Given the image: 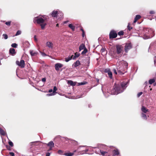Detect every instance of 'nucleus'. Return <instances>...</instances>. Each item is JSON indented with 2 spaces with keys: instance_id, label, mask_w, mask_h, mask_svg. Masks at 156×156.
<instances>
[{
  "instance_id": "4468645a",
  "label": "nucleus",
  "mask_w": 156,
  "mask_h": 156,
  "mask_svg": "<svg viewBox=\"0 0 156 156\" xmlns=\"http://www.w3.org/2000/svg\"><path fill=\"white\" fill-rule=\"evenodd\" d=\"M101 52L102 55H104L107 54V51L104 48H102L101 50Z\"/></svg>"
},
{
  "instance_id": "423d86ee",
  "label": "nucleus",
  "mask_w": 156,
  "mask_h": 156,
  "mask_svg": "<svg viewBox=\"0 0 156 156\" xmlns=\"http://www.w3.org/2000/svg\"><path fill=\"white\" fill-rule=\"evenodd\" d=\"M132 48V45L131 43H126L125 47V51L127 52L128 51Z\"/></svg>"
},
{
  "instance_id": "6e6d98bb",
  "label": "nucleus",
  "mask_w": 156,
  "mask_h": 156,
  "mask_svg": "<svg viewBox=\"0 0 156 156\" xmlns=\"http://www.w3.org/2000/svg\"><path fill=\"white\" fill-rule=\"evenodd\" d=\"M41 54L43 56H45L46 55V54L44 53H41Z\"/></svg>"
},
{
  "instance_id": "ddd939ff",
  "label": "nucleus",
  "mask_w": 156,
  "mask_h": 156,
  "mask_svg": "<svg viewBox=\"0 0 156 156\" xmlns=\"http://www.w3.org/2000/svg\"><path fill=\"white\" fill-rule=\"evenodd\" d=\"M141 111L145 113H146L149 111L148 109H147L145 107L143 106L142 107V108H141Z\"/></svg>"
},
{
  "instance_id": "7ed1b4c3",
  "label": "nucleus",
  "mask_w": 156,
  "mask_h": 156,
  "mask_svg": "<svg viewBox=\"0 0 156 156\" xmlns=\"http://www.w3.org/2000/svg\"><path fill=\"white\" fill-rule=\"evenodd\" d=\"M46 19V17L45 16H40L35 17L34 21V22L40 24L41 29H44L47 24L45 22Z\"/></svg>"
},
{
  "instance_id": "1a4fd4ad",
  "label": "nucleus",
  "mask_w": 156,
  "mask_h": 156,
  "mask_svg": "<svg viewBox=\"0 0 156 156\" xmlns=\"http://www.w3.org/2000/svg\"><path fill=\"white\" fill-rule=\"evenodd\" d=\"M46 45L47 47L50 48L52 49L53 47V44L51 41H48L47 42Z\"/></svg>"
},
{
  "instance_id": "338daca9",
  "label": "nucleus",
  "mask_w": 156,
  "mask_h": 156,
  "mask_svg": "<svg viewBox=\"0 0 156 156\" xmlns=\"http://www.w3.org/2000/svg\"><path fill=\"white\" fill-rule=\"evenodd\" d=\"M81 147V146H80L79 147H78V149H79V148H80V147Z\"/></svg>"
},
{
  "instance_id": "393cba45",
  "label": "nucleus",
  "mask_w": 156,
  "mask_h": 156,
  "mask_svg": "<svg viewBox=\"0 0 156 156\" xmlns=\"http://www.w3.org/2000/svg\"><path fill=\"white\" fill-rule=\"evenodd\" d=\"M72 59H73V57L72 56L66 58L65 59V61L66 62H68L69 60H71Z\"/></svg>"
},
{
  "instance_id": "f03ea898",
  "label": "nucleus",
  "mask_w": 156,
  "mask_h": 156,
  "mask_svg": "<svg viewBox=\"0 0 156 156\" xmlns=\"http://www.w3.org/2000/svg\"><path fill=\"white\" fill-rule=\"evenodd\" d=\"M127 83H123L120 85H116L115 87L112 90L111 93L113 94H117L123 91L126 86Z\"/></svg>"
},
{
  "instance_id": "4be33fe9",
  "label": "nucleus",
  "mask_w": 156,
  "mask_h": 156,
  "mask_svg": "<svg viewBox=\"0 0 156 156\" xmlns=\"http://www.w3.org/2000/svg\"><path fill=\"white\" fill-rule=\"evenodd\" d=\"M74 154V153L68 152L65 153L64 155L66 156H72Z\"/></svg>"
},
{
  "instance_id": "7c9ffc66",
  "label": "nucleus",
  "mask_w": 156,
  "mask_h": 156,
  "mask_svg": "<svg viewBox=\"0 0 156 156\" xmlns=\"http://www.w3.org/2000/svg\"><path fill=\"white\" fill-rule=\"evenodd\" d=\"M57 90V88L55 86L53 88V93L55 94L56 93V91Z\"/></svg>"
},
{
  "instance_id": "603ef678",
  "label": "nucleus",
  "mask_w": 156,
  "mask_h": 156,
  "mask_svg": "<svg viewBox=\"0 0 156 156\" xmlns=\"http://www.w3.org/2000/svg\"><path fill=\"white\" fill-rule=\"evenodd\" d=\"M34 40L36 41H37V39L36 38V36L35 35L34 36Z\"/></svg>"
},
{
  "instance_id": "3c124183",
  "label": "nucleus",
  "mask_w": 156,
  "mask_h": 156,
  "mask_svg": "<svg viewBox=\"0 0 156 156\" xmlns=\"http://www.w3.org/2000/svg\"><path fill=\"white\" fill-rule=\"evenodd\" d=\"M150 13L151 14H153L154 13V12L153 11H150Z\"/></svg>"
},
{
  "instance_id": "aec40b11",
  "label": "nucleus",
  "mask_w": 156,
  "mask_h": 156,
  "mask_svg": "<svg viewBox=\"0 0 156 156\" xmlns=\"http://www.w3.org/2000/svg\"><path fill=\"white\" fill-rule=\"evenodd\" d=\"M0 133L2 135L4 136L6 134L5 132L0 128Z\"/></svg>"
},
{
  "instance_id": "6e6552de",
  "label": "nucleus",
  "mask_w": 156,
  "mask_h": 156,
  "mask_svg": "<svg viewBox=\"0 0 156 156\" xmlns=\"http://www.w3.org/2000/svg\"><path fill=\"white\" fill-rule=\"evenodd\" d=\"M63 66V65L60 63H57L55 65V69L56 71L59 70V69Z\"/></svg>"
},
{
  "instance_id": "bf43d9fd",
  "label": "nucleus",
  "mask_w": 156,
  "mask_h": 156,
  "mask_svg": "<svg viewBox=\"0 0 156 156\" xmlns=\"http://www.w3.org/2000/svg\"><path fill=\"white\" fill-rule=\"evenodd\" d=\"M154 64L155 65H156V59H155L154 60Z\"/></svg>"
},
{
  "instance_id": "6ab92c4d",
  "label": "nucleus",
  "mask_w": 156,
  "mask_h": 156,
  "mask_svg": "<svg viewBox=\"0 0 156 156\" xmlns=\"http://www.w3.org/2000/svg\"><path fill=\"white\" fill-rule=\"evenodd\" d=\"M68 83L69 84H70L71 86H75L76 83V82H73L72 80L68 81Z\"/></svg>"
},
{
  "instance_id": "a878e982",
  "label": "nucleus",
  "mask_w": 156,
  "mask_h": 156,
  "mask_svg": "<svg viewBox=\"0 0 156 156\" xmlns=\"http://www.w3.org/2000/svg\"><path fill=\"white\" fill-rule=\"evenodd\" d=\"M141 116L145 120H146L147 119L146 115L143 113L141 114Z\"/></svg>"
},
{
  "instance_id": "5701e85b",
  "label": "nucleus",
  "mask_w": 156,
  "mask_h": 156,
  "mask_svg": "<svg viewBox=\"0 0 156 156\" xmlns=\"http://www.w3.org/2000/svg\"><path fill=\"white\" fill-rule=\"evenodd\" d=\"M48 145L51 147H54V144L52 141H50L48 144Z\"/></svg>"
},
{
  "instance_id": "09e8293b",
  "label": "nucleus",
  "mask_w": 156,
  "mask_h": 156,
  "mask_svg": "<svg viewBox=\"0 0 156 156\" xmlns=\"http://www.w3.org/2000/svg\"><path fill=\"white\" fill-rule=\"evenodd\" d=\"M113 71H114V73L115 74H117V72L116 71V69H114V70H113Z\"/></svg>"
},
{
  "instance_id": "4c0bfd02",
  "label": "nucleus",
  "mask_w": 156,
  "mask_h": 156,
  "mask_svg": "<svg viewBox=\"0 0 156 156\" xmlns=\"http://www.w3.org/2000/svg\"><path fill=\"white\" fill-rule=\"evenodd\" d=\"M21 31L18 30L16 34V35L17 36V35H19L20 34H21Z\"/></svg>"
},
{
  "instance_id": "39448f33",
  "label": "nucleus",
  "mask_w": 156,
  "mask_h": 156,
  "mask_svg": "<svg viewBox=\"0 0 156 156\" xmlns=\"http://www.w3.org/2000/svg\"><path fill=\"white\" fill-rule=\"evenodd\" d=\"M117 35V34L115 31L112 30L109 34V38H114L116 37Z\"/></svg>"
},
{
  "instance_id": "052dcab7",
  "label": "nucleus",
  "mask_w": 156,
  "mask_h": 156,
  "mask_svg": "<svg viewBox=\"0 0 156 156\" xmlns=\"http://www.w3.org/2000/svg\"><path fill=\"white\" fill-rule=\"evenodd\" d=\"M68 22V21H64V23H67V22Z\"/></svg>"
},
{
  "instance_id": "864d4df0",
  "label": "nucleus",
  "mask_w": 156,
  "mask_h": 156,
  "mask_svg": "<svg viewBox=\"0 0 156 156\" xmlns=\"http://www.w3.org/2000/svg\"><path fill=\"white\" fill-rule=\"evenodd\" d=\"M85 84V83H83L81 82L79 83V85H83L84 84Z\"/></svg>"
},
{
  "instance_id": "cd10ccee",
  "label": "nucleus",
  "mask_w": 156,
  "mask_h": 156,
  "mask_svg": "<svg viewBox=\"0 0 156 156\" xmlns=\"http://www.w3.org/2000/svg\"><path fill=\"white\" fill-rule=\"evenodd\" d=\"M155 81L154 79H150L149 81V83L150 84H151L154 83Z\"/></svg>"
},
{
  "instance_id": "412c9836",
  "label": "nucleus",
  "mask_w": 156,
  "mask_h": 156,
  "mask_svg": "<svg viewBox=\"0 0 156 156\" xmlns=\"http://www.w3.org/2000/svg\"><path fill=\"white\" fill-rule=\"evenodd\" d=\"M113 155H118L119 154V151L118 150H114L113 151Z\"/></svg>"
},
{
  "instance_id": "9d476101",
  "label": "nucleus",
  "mask_w": 156,
  "mask_h": 156,
  "mask_svg": "<svg viewBox=\"0 0 156 156\" xmlns=\"http://www.w3.org/2000/svg\"><path fill=\"white\" fill-rule=\"evenodd\" d=\"M58 11H53L51 13V15L52 17H57Z\"/></svg>"
},
{
  "instance_id": "c756f323",
  "label": "nucleus",
  "mask_w": 156,
  "mask_h": 156,
  "mask_svg": "<svg viewBox=\"0 0 156 156\" xmlns=\"http://www.w3.org/2000/svg\"><path fill=\"white\" fill-rule=\"evenodd\" d=\"M154 36V34H153L152 35H150L149 36L147 37H144V39H147L148 38H150L151 37H152Z\"/></svg>"
},
{
  "instance_id": "e433bc0d",
  "label": "nucleus",
  "mask_w": 156,
  "mask_h": 156,
  "mask_svg": "<svg viewBox=\"0 0 156 156\" xmlns=\"http://www.w3.org/2000/svg\"><path fill=\"white\" fill-rule=\"evenodd\" d=\"M123 33H124V32H123V31H119L118 33V34L119 35H122L123 34Z\"/></svg>"
},
{
  "instance_id": "dca6fc26",
  "label": "nucleus",
  "mask_w": 156,
  "mask_h": 156,
  "mask_svg": "<svg viewBox=\"0 0 156 156\" xmlns=\"http://www.w3.org/2000/svg\"><path fill=\"white\" fill-rule=\"evenodd\" d=\"M72 56L73 57V59H74L80 56V54L76 52L75 53L74 55H72Z\"/></svg>"
},
{
  "instance_id": "37998d69",
  "label": "nucleus",
  "mask_w": 156,
  "mask_h": 156,
  "mask_svg": "<svg viewBox=\"0 0 156 156\" xmlns=\"http://www.w3.org/2000/svg\"><path fill=\"white\" fill-rule=\"evenodd\" d=\"M11 22H7L5 23V24L8 26H9L10 25Z\"/></svg>"
},
{
  "instance_id": "a211bd4d",
  "label": "nucleus",
  "mask_w": 156,
  "mask_h": 156,
  "mask_svg": "<svg viewBox=\"0 0 156 156\" xmlns=\"http://www.w3.org/2000/svg\"><path fill=\"white\" fill-rule=\"evenodd\" d=\"M9 52L12 55H13L15 54L16 53L15 49L14 48H10L9 50Z\"/></svg>"
},
{
  "instance_id": "f8f14e48",
  "label": "nucleus",
  "mask_w": 156,
  "mask_h": 156,
  "mask_svg": "<svg viewBox=\"0 0 156 156\" xmlns=\"http://www.w3.org/2000/svg\"><path fill=\"white\" fill-rule=\"evenodd\" d=\"M30 54L32 56H35L38 54L37 52L34 51L30 50Z\"/></svg>"
},
{
  "instance_id": "49530a36",
  "label": "nucleus",
  "mask_w": 156,
  "mask_h": 156,
  "mask_svg": "<svg viewBox=\"0 0 156 156\" xmlns=\"http://www.w3.org/2000/svg\"><path fill=\"white\" fill-rule=\"evenodd\" d=\"M101 154L103 155H104L105 154V153H106L105 151H101Z\"/></svg>"
},
{
  "instance_id": "a18cd8bd",
  "label": "nucleus",
  "mask_w": 156,
  "mask_h": 156,
  "mask_svg": "<svg viewBox=\"0 0 156 156\" xmlns=\"http://www.w3.org/2000/svg\"><path fill=\"white\" fill-rule=\"evenodd\" d=\"M81 30L83 32V33H82V36L83 37H84V30H83V29H81Z\"/></svg>"
},
{
  "instance_id": "f257e3e1",
  "label": "nucleus",
  "mask_w": 156,
  "mask_h": 156,
  "mask_svg": "<svg viewBox=\"0 0 156 156\" xmlns=\"http://www.w3.org/2000/svg\"><path fill=\"white\" fill-rule=\"evenodd\" d=\"M116 69L120 75L124 74V71L127 69L128 63L123 60L119 61L117 63Z\"/></svg>"
},
{
  "instance_id": "13d9d810",
  "label": "nucleus",
  "mask_w": 156,
  "mask_h": 156,
  "mask_svg": "<svg viewBox=\"0 0 156 156\" xmlns=\"http://www.w3.org/2000/svg\"><path fill=\"white\" fill-rule=\"evenodd\" d=\"M52 89H50L49 90V91L48 92H49V93H51V92L52 91Z\"/></svg>"
},
{
  "instance_id": "a19ab883",
  "label": "nucleus",
  "mask_w": 156,
  "mask_h": 156,
  "mask_svg": "<svg viewBox=\"0 0 156 156\" xmlns=\"http://www.w3.org/2000/svg\"><path fill=\"white\" fill-rule=\"evenodd\" d=\"M105 72L108 73L110 71L109 69H106L105 70Z\"/></svg>"
},
{
  "instance_id": "f3484780",
  "label": "nucleus",
  "mask_w": 156,
  "mask_h": 156,
  "mask_svg": "<svg viewBox=\"0 0 156 156\" xmlns=\"http://www.w3.org/2000/svg\"><path fill=\"white\" fill-rule=\"evenodd\" d=\"M141 17V16L139 15H137L136 16V17L134 19V20L133 22L134 23H135L139 19H140Z\"/></svg>"
},
{
  "instance_id": "de8ad7c7",
  "label": "nucleus",
  "mask_w": 156,
  "mask_h": 156,
  "mask_svg": "<svg viewBox=\"0 0 156 156\" xmlns=\"http://www.w3.org/2000/svg\"><path fill=\"white\" fill-rule=\"evenodd\" d=\"M9 154L11 156H14V154L13 152H10L9 153Z\"/></svg>"
},
{
  "instance_id": "58836bf2",
  "label": "nucleus",
  "mask_w": 156,
  "mask_h": 156,
  "mask_svg": "<svg viewBox=\"0 0 156 156\" xmlns=\"http://www.w3.org/2000/svg\"><path fill=\"white\" fill-rule=\"evenodd\" d=\"M55 95V94L53 93H52L51 94H47L46 95L48 96H53Z\"/></svg>"
},
{
  "instance_id": "e2e57ef3",
  "label": "nucleus",
  "mask_w": 156,
  "mask_h": 156,
  "mask_svg": "<svg viewBox=\"0 0 156 156\" xmlns=\"http://www.w3.org/2000/svg\"><path fill=\"white\" fill-rule=\"evenodd\" d=\"M56 26L57 27H58V24H57V25H56Z\"/></svg>"
},
{
  "instance_id": "c9c22d12",
  "label": "nucleus",
  "mask_w": 156,
  "mask_h": 156,
  "mask_svg": "<svg viewBox=\"0 0 156 156\" xmlns=\"http://www.w3.org/2000/svg\"><path fill=\"white\" fill-rule=\"evenodd\" d=\"M87 51V50L86 48L84 49V50L82 52V54H85Z\"/></svg>"
},
{
  "instance_id": "5fc2aeb1",
  "label": "nucleus",
  "mask_w": 156,
  "mask_h": 156,
  "mask_svg": "<svg viewBox=\"0 0 156 156\" xmlns=\"http://www.w3.org/2000/svg\"><path fill=\"white\" fill-rule=\"evenodd\" d=\"M128 29H129V30H130L132 28V27H129V25L128 26Z\"/></svg>"
},
{
  "instance_id": "8fccbe9b",
  "label": "nucleus",
  "mask_w": 156,
  "mask_h": 156,
  "mask_svg": "<svg viewBox=\"0 0 156 156\" xmlns=\"http://www.w3.org/2000/svg\"><path fill=\"white\" fill-rule=\"evenodd\" d=\"M42 80L43 82H44L46 81V78H44L42 79Z\"/></svg>"
},
{
  "instance_id": "680f3d73",
  "label": "nucleus",
  "mask_w": 156,
  "mask_h": 156,
  "mask_svg": "<svg viewBox=\"0 0 156 156\" xmlns=\"http://www.w3.org/2000/svg\"><path fill=\"white\" fill-rule=\"evenodd\" d=\"M52 147H50V149L49 150H51V149Z\"/></svg>"
},
{
  "instance_id": "ea45409f",
  "label": "nucleus",
  "mask_w": 156,
  "mask_h": 156,
  "mask_svg": "<svg viewBox=\"0 0 156 156\" xmlns=\"http://www.w3.org/2000/svg\"><path fill=\"white\" fill-rule=\"evenodd\" d=\"M9 144L11 147H12L13 145L12 142L11 141H9Z\"/></svg>"
},
{
  "instance_id": "473e14b6",
  "label": "nucleus",
  "mask_w": 156,
  "mask_h": 156,
  "mask_svg": "<svg viewBox=\"0 0 156 156\" xmlns=\"http://www.w3.org/2000/svg\"><path fill=\"white\" fill-rule=\"evenodd\" d=\"M88 149H86L85 150H83L82 152H80V153L81 154H83L84 153H85L88 151Z\"/></svg>"
},
{
  "instance_id": "c85d7f7f",
  "label": "nucleus",
  "mask_w": 156,
  "mask_h": 156,
  "mask_svg": "<svg viewBox=\"0 0 156 156\" xmlns=\"http://www.w3.org/2000/svg\"><path fill=\"white\" fill-rule=\"evenodd\" d=\"M108 75L109 76V77L110 78H112V72L110 71V72H109L108 73Z\"/></svg>"
},
{
  "instance_id": "79ce46f5",
  "label": "nucleus",
  "mask_w": 156,
  "mask_h": 156,
  "mask_svg": "<svg viewBox=\"0 0 156 156\" xmlns=\"http://www.w3.org/2000/svg\"><path fill=\"white\" fill-rule=\"evenodd\" d=\"M148 30L149 32H150L151 33H153L154 32L153 30L151 29H148Z\"/></svg>"
},
{
  "instance_id": "f704fd0d",
  "label": "nucleus",
  "mask_w": 156,
  "mask_h": 156,
  "mask_svg": "<svg viewBox=\"0 0 156 156\" xmlns=\"http://www.w3.org/2000/svg\"><path fill=\"white\" fill-rule=\"evenodd\" d=\"M58 152V154L61 155H62L63 153V151L61 150H59Z\"/></svg>"
},
{
  "instance_id": "9b49d317",
  "label": "nucleus",
  "mask_w": 156,
  "mask_h": 156,
  "mask_svg": "<svg viewBox=\"0 0 156 156\" xmlns=\"http://www.w3.org/2000/svg\"><path fill=\"white\" fill-rule=\"evenodd\" d=\"M58 19L59 20H61L62 18H63V14L62 12L59 11H58Z\"/></svg>"
},
{
  "instance_id": "b1692460",
  "label": "nucleus",
  "mask_w": 156,
  "mask_h": 156,
  "mask_svg": "<svg viewBox=\"0 0 156 156\" xmlns=\"http://www.w3.org/2000/svg\"><path fill=\"white\" fill-rule=\"evenodd\" d=\"M69 27L71 28L73 30H74L75 29V27L71 24L69 25Z\"/></svg>"
},
{
  "instance_id": "774afa93",
  "label": "nucleus",
  "mask_w": 156,
  "mask_h": 156,
  "mask_svg": "<svg viewBox=\"0 0 156 156\" xmlns=\"http://www.w3.org/2000/svg\"><path fill=\"white\" fill-rule=\"evenodd\" d=\"M154 86H155L156 85V83L154 84Z\"/></svg>"
},
{
  "instance_id": "2f4dec72",
  "label": "nucleus",
  "mask_w": 156,
  "mask_h": 156,
  "mask_svg": "<svg viewBox=\"0 0 156 156\" xmlns=\"http://www.w3.org/2000/svg\"><path fill=\"white\" fill-rule=\"evenodd\" d=\"M17 45L16 43H13V44H12L11 45V46L12 47H13V48H15L17 47Z\"/></svg>"
},
{
  "instance_id": "2eb2a0df",
  "label": "nucleus",
  "mask_w": 156,
  "mask_h": 156,
  "mask_svg": "<svg viewBox=\"0 0 156 156\" xmlns=\"http://www.w3.org/2000/svg\"><path fill=\"white\" fill-rule=\"evenodd\" d=\"M85 48H86L85 45L83 44H82L80 45L79 47V51H80L81 50L84 49Z\"/></svg>"
},
{
  "instance_id": "69168bd1",
  "label": "nucleus",
  "mask_w": 156,
  "mask_h": 156,
  "mask_svg": "<svg viewBox=\"0 0 156 156\" xmlns=\"http://www.w3.org/2000/svg\"><path fill=\"white\" fill-rule=\"evenodd\" d=\"M145 83L146 84V85L147 84V82H145Z\"/></svg>"
},
{
  "instance_id": "20e7f679",
  "label": "nucleus",
  "mask_w": 156,
  "mask_h": 156,
  "mask_svg": "<svg viewBox=\"0 0 156 156\" xmlns=\"http://www.w3.org/2000/svg\"><path fill=\"white\" fill-rule=\"evenodd\" d=\"M116 47L117 53L118 54L121 53L123 51V47L120 45H117Z\"/></svg>"
},
{
  "instance_id": "bb28decb",
  "label": "nucleus",
  "mask_w": 156,
  "mask_h": 156,
  "mask_svg": "<svg viewBox=\"0 0 156 156\" xmlns=\"http://www.w3.org/2000/svg\"><path fill=\"white\" fill-rule=\"evenodd\" d=\"M80 64V62L79 61L77 60L74 63V66L77 67Z\"/></svg>"
},
{
  "instance_id": "c03bdc74",
  "label": "nucleus",
  "mask_w": 156,
  "mask_h": 156,
  "mask_svg": "<svg viewBox=\"0 0 156 156\" xmlns=\"http://www.w3.org/2000/svg\"><path fill=\"white\" fill-rule=\"evenodd\" d=\"M142 94V92H140L138 93L137 94V97H139Z\"/></svg>"
},
{
  "instance_id": "4d7b16f0",
  "label": "nucleus",
  "mask_w": 156,
  "mask_h": 156,
  "mask_svg": "<svg viewBox=\"0 0 156 156\" xmlns=\"http://www.w3.org/2000/svg\"><path fill=\"white\" fill-rule=\"evenodd\" d=\"M50 153H47L46 154V156H50Z\"/></svg>"
},
{
  "instance_id": "72a5a7b5",
  "label": "nucleus",
  "mask_w": 156,
  "mask_h": 156,
  "mask_svg": "<svg viewBox=\"0 0 156 156\" xmlns=\"http://www.w3.org/2000/svg\"><path fill=\"white\" fill-rule=\"evenodd\" d=\"M2 36L5 39H7L8 38V35L6 34H4L2 35Z\"/></svg>"
},
{
  "instance_id": "0e129e2a",
  "label": "nucleus",
  "mask_w": 156,
  "mask_h": 156,
  "mask_svg": "<svg viewBox=\"0 0 156 156\" xmlns=\"http://www.w3.org/2000/svg\"><path fill=\"white\" fill-rule=\"evenodd\" d=\"M76 150H74V152H73V153H74V152H76Z\"/></svg>"
},
{
  "instance_id": "0eeeda50",
  "label": "nucleus",
  "mask_w": 156,
  "mask_h": 156,
  "mask_svg": "<svg viewBox=\"0 0 156 156\" xmlns=\"http://www.w3.org/2000/svg\"><path fill=\"white\" fill-rule=\"evenodd\" d=\"M16 64L22 68H24L25 66V62L23 60H21L20 62L16 61Z\"/></svg>"
}]
</instances>
